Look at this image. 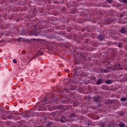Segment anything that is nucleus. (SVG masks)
I'll use <instances>...</instances> for the list:
<instances>
[{"label":"nucleus","instance_id":"12","mask_svg":"<svg viewBox=\"0 0 127 127\" xmlns=\"http://www.w3.org/2000/svg\"><path fill=\"white\" fill-rule=\"evenodd\" d=\"M123 2H124L125 3H127V0H123Z\"/></svg>","mask_w":127,"mask_h":127},{"label":"nucleus","instance_id":"13","mask_svg":"<svg viewBox=\"0 0 127 127\" xmlns=\"http://www.w3.org/2000/svg\"><path fill=\"white\" fill-rule=\"evenodd\" d=\"M108 1H109V3H111V2H112V0H108Z\"/></svg>","mask_w":127,"mask_h":127},{"label":"nucleus","instance_id":"14","mask_svg":"<svg viewBox=\"0 0 127 127\" xmlns=\"http://www.w3.org/2000/svg\"><path fill=\"white\" fill-rule=\"evenodd\" d=\"M116 69H117V70H120L121 68L117 67Z\"/></svg>","mask_w":127,"mask_h":127},{"label":"nucleus","instance_id":"2","mask_svg":"<svg viewBox=\"0 0 127 127\" xmlns=\"http://www.w3.org/2000/svg\"><path fill=\"white\" fill-rule=\"evenodd\" d=\"M121 32L122 33H127V31L126 30V29H125L124 28H122L121 29Z\"/></svg>","mask_w":127,"mask_h":127},{"label":"nucleus","instance_id":"4","mask_svg":"<svg viewBox=\"0 0 127 127\" xmlns=\"http://www.w3.org/2000/svg\"><path fill=\"white\" fill-rule=\"evenodd\" d=\"M94 101H95V102H98V101H99V100H100V97H94L93 98Z\"/></svg>","mask_w":127,"mask_h":127},{"label":"nucleus","instance_id":"6","mask_svg":"<svg viewBox=\"0 0 127 127\" xmlns=\"http://www.w3.org/2000/svg\"><path fill=\"white\" fill-rule=\"evenodd\" d=\"M112 83H113V81L111 80H108L106 81L107 84H112Z\"/></svg>","mask_w":127,"mask_h":127},{"label":"nucleus","instance_id":"1","mask_svg":"<svg viewBox=\"0 0 127 127\" xmlns=\"http://www.w3.org/2000/svg\"><path fill=\"white\" fill-rule=\"evenodd\" d=\"M102 82H103V80H102V79L97 80V85H101V84H102Z\"/></svg>","mask_w":127,"mask_h":127},{"label":"nucleus","instance_id":"5","mask_svg":"<svg viewBox=\"0 0 127 127\" xmlns=\"http://www.w3.org/2000/svg\"><path fill=\"white\" fill-rule=\"evenodd\" d=\"M60 122L61 123H65V122H66V120H65L64 118H61L60 120Z\"/></svg>","mask_w":127,"mask_h":127},{"label":"nucleus","instance_id":"3","mask_svg":"<svg viewBox=\"0 0 127 127\" xmlns=\"http://www.w3.org/2000/svg\"><path fill=\"white\" fill-rule=\"evenodd\" d=\"M119 126L120 127H126V124L124 123H121L119 124Z\"/></svg>","mask_w":127,"mask_h":127},{"label":"nucleus","instance_id":"11","mask_svg":"<svg viewBox=\"0 0 127 127\" xmlns=\"http://www.w3.org/2000/svg\"><path fill=\"white\" fill-rule=\"evenodd\" d=\"M118 46L119 48L122 47V43H119L118 44Z\"/></svg>","mask_w":127,"mask_h":127},{"label":"nucleus","instance_id":"9","mask_svg":"<svg viewBox=\"0 0 127 127\" xmlns=\"http://www.w3.org/2000/svg\"><path fill=\"white\" fill-rule=\"evenodd\" d=\"M101 37H102V35H99L98 36V38H100V40H103V38H101Z\"/></svg>","mask_w":127,"mask_h":127},{"label":"nucleus","instance_id":"10","mask_svg":"<svg viewBox=\"0 0 127 127\" xmlns=\"http://www.w3.org/2000/svg\"><path fill=\"white\" fill-rule=\"evenodd\" d=\"M13 62L15 64H16V63H17V61H16V60H15V59H14V60H13Z\"/></svg>","mask_w":127,"mask_h":127},{"label":"nucleus","instance_id":"7","mask_svg":"<svg viewBox=\"0 0 127 127\" xmlns=\"http://www.w3.org/2000/svg\"><path fill=\"white\" fill-rule=\"evenodd\" d=\"M121 100V101H123V102H125V101H127V98H122Z\"/></svg>","mask_w":127,"mask_h":127},{"label":"nucleus","instance_id":"8","mask_svg":"<svg viewBox=\"0 0 127 127\" xmlns=\"http://www.w3.org/2000/svg\"><path fill=\"white\" fill-rule=\"evenodd\" d=\"M103 72L104 73H108L109 70H108L107 69H103Z\"/></svg>","mask_w":127,"mask_h":127},{"label":"nucleus","instance_id":"15","mask_svg":"<svg viewBox=\"0 0 127 127\" xmlns=\"http://www.w3.org/2000/svg\"><path fill=\"white\" fill-rule=\"evenodd\" d=\"M117 67H120V66H121V65H120V64H118L117 65Z\"/></svg>","mask_w":127,"mask_h":127}]
</instances>
